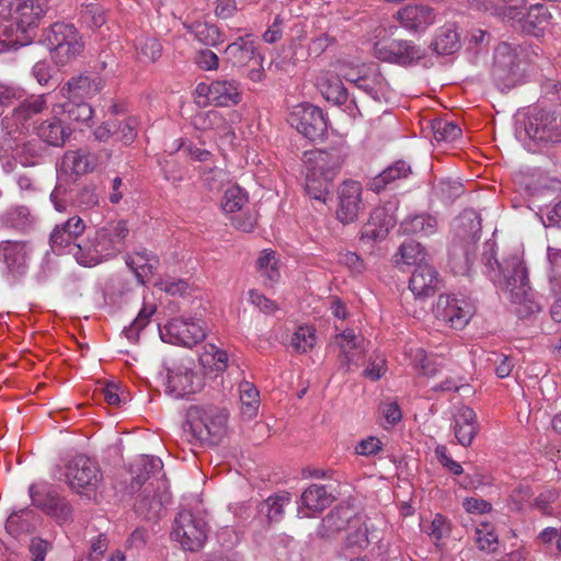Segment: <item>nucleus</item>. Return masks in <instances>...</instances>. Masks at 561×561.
I'll return each mask as SVG.
<instances>
[{
    "label": "nucleus",
    "mask_w": 561,
    "mask_h": 561,
    "mask_svg": "<svg viewBox=\"0 0 561 561\" xmlns=\"http://www.w3.org/2000/svg\"><path fill=\"white\" fill-rule=\"evenodd\" d=\"M47 110L45 94L24 99L1 121L2 129L9 136H26L32 129L38 139L51 147H62L72 134V129L58 116L53 115L37 124L35 116Z\"/></svg>",
    "instance_id": "obj_1"
},
{
    "label": "nucleus",
    "mask_w": 561,
    "mask_h": 561,
    "mask_svg": "<svg viewBox=\"0 0 561 561\" xmlns=\"http://www.w3.org/2000/svg\"><path fill=\"white\" fill-rule=\"evenodd\" d=\"M482 261L493 284L505 291L513 304L523 307V310H517L518 313H535L540 310V306L533 299L527 270L518 255H510L500 262L495 257V243L486 242Z\"/></svg>",
    "instance_id": "obj_2"
},
{
    "label": "nucleus",
    "mask_w": 561,
    "mask_h": 561,
    "mask_svg": "<svg viewBox=\"0 0 561 561\" xmlns=\"http://www.w3.org/2000/svg\"><path fill=\"white\" fill-rule=\"evenodd\" d=\"M48 10V0H0V42L7 48L30 44Z\"/></svg>",
    "instance_id": "obj_3"
},
{
    "label": "nucleus",
    "mask_w": 561,
    "mask_h": 561,
    "mask_svg": "<svg viewBox=\"0 0 561 561\" xmlns=\"http://www.w3.org/2000/svg\"><path fill=\"white\" fill-rule=\"evenodd\" d=\"M43 41L54 61L65 66L84 50L83 37L73 24L56 22L44 31Z\"/></svg>",
    "instance_id": "obj_4"
},
{
    "label": "nucleus",
    "mask_w": 561,
    "mask_h": 561,
    "mask_svg": "<svg viewBox=\"0 0 561 561\" xmlns=\"http://www.w3.org/2000/svg\"><path fill=\"white\" fill-rule=\"evenodd\" d=\"M66 479L73 492L94 500L103 476L95 461L87 456L78 455L67 465Z\"/></svg>",
    "instance_id": "obj_5"
},
{
    "label": "nucleus",
    "mask_w": 561,
    "mask_h": 561,
    "mask_svg": "<svg viewBox=\"0 0 561 561\" xmlns=\"http://www.w3.org/2000/svg\"><path fill=\"white\" fill-rule=\"evenodd\" d=\"M433 313L445 325L462 330L474 316L476 304L471 297L462 294L439 295Z\"/></svg>",
    "instance_id": "obj_6"
},
{
    "label": "nucleus",
    "mask_w": 561,
    "mask_h": 561,
    "mask_svg": "<svg viewBox=\"0 0 561 561\" xmlns=\"http://www.w3.org/2000/svg\"><path fill=\"white\" fill-rule=\"evenodd\" d=\"M492 79L501 91L510 90L523 79L522 59L516 47L501 43L494 50Z\"/></svg>",
    "instance_id": "obj_7"
},
{
    "label": "nucleus",
    "mask_w": 561,
    "mask_h": 561,
    "mask_svg": "<svg viewBox=\"0 0 561 561\" xmlns=\"http://www.w3.org/2000/svg\"><path fill=\"white\" fill-rule=\"evenodd\" d=\"M520 141L530 139L536 142L561 141V113L539 110L528 117L523 128L516 130Z\"/></svg>",
    "instance_id": "obj_8"
},
{
    "label": "nucleus",
    "mask_w": 561,
    "mask_h": 561,
    "mask_svg": "<svg viewBox=\"0 0 561 561\" xmlns=\"http://www.w3.org/2000/svg\"><path fill=\"white\" fill-rule=\"evenodd\" d=\"M207 530V523L203 516L183 508L174 519L171 537L180 542L184 550L197 551L206 541Z\"/></svg>",
    "instance_id": "obj_9"
},
{
    "label": "nucleus",
    "mask_w": 561,
    "mask_h": 561,
    "mask_svg": "<svg viewBox=\"0 0 561 561\" xmlns=\"http://www.w3.org/2000/svg\"><path fill=\"white\" fill-rule=\"evenodd\" d=\"M160 337L163 342L193 347L206 337V329L196 320L174 318L159 328Z\"/></svg>",
    "instance_id": "obj_10"
},
{
    "label": "nucleus",
    "mask_w": 561,
    "mask_h": 561,
    "mask_svg": "<svg viewBox=\"0 0 561 561\" xmlns=\"http://www.w3.org/2000/svg\"><path fill=\"white\" fill-rule=\"evenodd\" d=\"M374 56L381 61L400 66H411L425 57V49L411 41L392 39L377 42L374 45Z\"/></svg>",
    "instance_id": "obj_11"
},
{
    "label": "nucleus",
    "mask_w": 561,
    "mask_h": 561,
    "mask_svg": "<svg viewBox=\"0 0 561 561\" xmlns=\"http://www.w3.org/2000/svg\"><path fill=\"white\" fill-rule=\"evenodd\" d=\"M203 387V376L192 367L179 364L168 369L165 393L169 396L176 399L183 398L201 391Z\"/></svg>",
    "instance_id": "obj_12"
},
{
    "label": "nucleus",
    "mask_w": 561,
    "mask_h": 561,
    "mask_svg": "<svg viewBox=\"0 0 561 561\" xmlns=\"http://www.w3.org/2000/svg\"><path fill=\"white\" fill-rule=\"evenodd\" d=\"M289 123L310 140L322 138L328 128L322 110L311 104L297 106L290 114Z\"/></svg>",
    "instance_id": "obj_13"
},
{
    "label": "nucleus",
    "mask_w": 561,
    "mask_h": 561,
    "mask_svg": "<svg viewBox=\"0 0 561 561\" xmlns=\"http://www.w3.org/2000/svg\"><path fill=\"white\" fill-rule=\"evenodd\" d=\"M363 186L359 182L344 181L337 188L336 218L343 225L357 220L359 213L364 209Z\"/></svg>",
    "instance_id": "obj_14"
},
{
    "label": "nucleus",
    "mask_w": 561,
    "mask_h": 561,
    "mask_svg": "<svg viewBox=\"0 0 561 561\" xmlns=\"http://www.w3.org/2000/svg\"><path fill=\"white\" fill-rule=\"evenodd\" d=\"M128 233L129 229L124 220L107 222L94 232L96 247H99L104 260L111 259L123 251Z\"/></svg>",
    "instance_id": "obj_15"
},
{
    "label": "nucleus",
    "mask_w": 561,
    "mask_h": 561,
    "mask_svg": "<svg viewBox=\"0 0 561 561\" xmlns=\"http://www.w3.org/2000/svg\"><path fill=\"white\" fill-rule=\"evenodd\" d=\"M85 228V222L79 216H72L65 222L56 225L49 237L53 252L70 254V248L79 241Z\"/></svg>",
    "instance_id": "obj_16"
},
{
    "label": "nucleus",
    "mask_w": 561,
    "mask_h": 561,
    "mask_svg": "<svg viewBox=\"0 0 561 561\" xmlns=\"http://www.w3.org/2000/svg\"><path fill=\"white\" fill-rule=\"evenodd\" d=\"M340 346L337 359L340 365L347 371L357 368L364 358L365 341L356 335L353 330H344L335 336Z\"/></svg>",
    "instance_id": "obj_17"
},
{
    "label": "nucleus",
    "mask_w": 561,
    "mask_h": 561,
    "mask_svg": "<svg viewBox=\"0 0 561 561\" xmlns=\"http://www.w3.org/2000/svg\"><path fill=\"white\" fill-rule=\"evenodd\" d=\"M197 91L216 106L236 105L241 100L239 83L233 79H218L210 84L199 83Z\"/></svg>",
    "instance_id": "obj_18"
},
{
    "label": "nucleus",
    "mask_w": 561,
    "mask_h": 561,
    "mask_svg": "<svg viewBox=\"0 0 561 561\" xmlns=\"http://www.w3.org/2000/svg\"><path fill=\"white\" fill-rule=\"evenodd\" d=\"M308 170L313 174H319L333 181L341 165L344 162L345 154L340 148H330L329 150H313L306 153Z\"/></svg>",
    "instance_id": "obj_19"
},
{
    "label": "nucleus",
    "mask_w": 561,
    "mask_h": 561,
    "mask_svg": "<svg viewBox=\"0 0 561 561\" xmlns=\"http://www.w3.org/2000/svg\"><path fill=\"white\" fill-rule=\"evenodd\" d=\"M30 247L25 241H0V262L9 273L21 276L26 273Z\"/></svg>",
    "instance_id": "obj_20"
},
{
    "label": "nucleus",
    "mask_w": 561,
    "mask_h": 561,
    "mask_svg": "<svg viewBox=\"0 0 561 561\" xmlns=\"http://www.w3.org/2000/svg\"><path fill=\"white\" fill-rule=\"evenodd\" d=\"M103 88L98 76L80 73L71 77L60 89V94L67 100L87 101L96 95Z\"/></svg>",
    "instance_id": "obj_21"
},
{
    "label": "nucleus",
    "mask_w": 561,
    "mask_h": 561,
    "mask_svg": "<svg viewBox=\"0 0 561 561\" xmlns=\"http://www.w3.org/2000/svg\"><path fill=\"white\" fill-rule=\"evenodd\" d=\"M438 284V273L426 262L415 266L409 282V288L416 298H422L434 295Z\"/></svg>",
    "instance_id": "obj_22"
},
{
    "label": "nucleus",
    "mask_w": 561,
    "mask_h": 561,
    "mask_svg": "<svg viewBox=\"0 0 561 561\" xmlns=\"http://www.w3.org/2000/svg\"><path fill=\"white\" fill-rule=\"evenodd\" d=\"M401 25L410 31H424L434 23V10L424 3L409 4L398 11Z\"/></svg>",
    "instance_id": "obj_23"
},
{
    "label": "nucleus",
    "mask_w": 561,
    "mask_h": 561,
    "mask_svg": "<svg viewBox=\"0 0 561 561\" xmlns=\"http://www.w3.org/2000/svg\"><path fill=\"white\" fill-rule=\"evenodd\" d=\"M334 497L325 485L312 484L304 491L300 497L301 506L298 508L300 517H311L328 507Z\"/></svg>",
    "instance_id": "obj_24"
},
{
    "label": "nucleus",
    "mask_w": 561,
    "mask_h": 561,
    "mask_svg": "<svg viewBox=\"0 0 561 561\" xmlns=\"http://www.w3.org/2000/svg\"><path fill=\"white\" fill-rule=\"evenodd\" d=\"M479 432L477 414L470 407H460L454 415V433L458 443L470 446Z\"/></svg>",
    "instance_id": "obj_25"
},
{
    "label": "nucleus",
    "mask_w": 561,
    "mask_h": 561,
    "mask_svg": "<svg viewBox=\"0 0 561 561\" xmlns=\"http://www.w3.org/2000/svg\"><path fill=\"white\" fill-rule=\"evenodd\" d=\"M393 225L394 220L392 216H390L385 208H375L370 213L367 222L362 228L360 239L368 241L381 240L386 238L389 229L393 227Z\"/></svg>",
    "instance_id": "obj_26"
},
{
    "label": "nucleus",
    "mask_w": 561,
    "mask_h": 561,
    "mask_svg": "<svg viewBox=\"0 0 561 561\" xmlns=\"http://www.w3.org/2000/svg\"><path fill=\"white\" fill-rule=\"evenodd\" d=\"M224 59L232 67L242 68L253 61L255 55V45L250 35L241 36L236 42L229 44L224 51Z\"/></svg>",
    "instance_id": "obj_27"
},
{
    "label": "nucleus",
    "mask_w": 561,
    "mask_h": 561,
    "mask_svg": "<svg viewBox=\"0 0 561 561\" xmlns=\"http://www.w3.org/2000/svg\"><path fill=\"white\" fill-rule=\"evenodd\" d=\"M411 174V165L404 160H398L373 178L369 183V187L374 192L378 193L401 180L408 179Z\"/></svg>",
    "instance_id": "obj_28"
},
{
    "label": "nucleus",
    "mask_w": 561,
    "mask_h": 561,
    "mask_svg": "<svg viewBox=\"0 0 561 561\" xmlns=\"http://www.w3.org/2000/svg\"><path fill=\"white\" fill-rule=\"evenodd\" d=\"M316 85L327 101L335 105L347 102V90L344 88L340 76L331 71H321L317 77Z\"/></svg>",
    "instance_id": "obj_29"
},
{
    "label": "nucleus",
    "mask_w": 561,
    "mask_h": 561,
    "mask_svg": "<svg viewBox=\"0 0 561 561\" xmlns=\"http://www.w3.org/2000/svg\"><path fill=\"white\" fill-rule=\"evenodd\" d=\"M438 226L437 218L428 213H419L409 215L400 225V230L404 234L417 237H427L436 232Z\"/></svg>",
    "instance_id": "obj_30"
},
{
    "label": "nucleus",
    "mask_w": 561,
    "mask_h": 561,
    "mask_svg": "<svg viewBox=\"0 0 561 561\" xmlns=\"http://www.w3.org/2000/svg\"><path fill=\"white\" fill-rule=\"evenodd\" d=\"M98 158L94 153L85 150H68L61 161V168L76 174H85L95 169Z\"/></svg>",
    "instance_id": "obj_31"
},
{
    "label": "nucleus",
    "mask_w": 561,
    "mask_h": 561,
    "mask_svg": "<svg viewBox=\"0 0 561 561\" xmlns=\"http://www.w3.org/2000/svg\"><path fill=\"white\" fill-rule=\"evenodd\" d=\"M206 421L207 410L193 407L187 411L183 432L188 442L207 443Z\"/></svg>",
    "instance_id": "obj_32"
},
{
    "label": "nucleus",
    "mask_w": 561,
    "mask_h": 561,
    "mask_svg": "<svg viewBox=\"0 0 561 561\" xmlns=\"http://www.w3.org/2000/svg\"><path fill=\"white\" fill-rule=\"evenodd\" d=\"M126 264L135 273L137 279L145 284L146 279L157 270L159 259L152 252L142 250L127 255Z\"/></svg>",
    "instance_id": "obj_33"
},
{
    "label": "nucleus",
    "mask_w": 561,
    "mask_h": 561,
    "mask_svg": "<svg viewBox=\"0 0 561 561\" xmlns=\"http://www.w3.org/2000/svg\"><path fill=\"white\" fill-rule=\"evenodd\" d=\"M35 224V217L26 206H13L0 215V226L21 232L28 231Z\"/></svg>",
    "instance_id": "obj_34"
},
{
    "label": "nucleus",
    "mask_w": 561,
    "mask_h": 561,
    "mask_svg": "<svg viewBox=\"0 0 561 561\" xmlns=\"http://www.w3.org/2000/svg\"><path fill=\"white\" fill-rule=\"evenodd\" d=\"M70 254L82 266H95L104 261L102 253L96 247V238L88 237L87 239H79L75 245L70 248Z\"/></svg>",
    "instance_id": "obj_35"
},
{
    "label": "nucleus",
    "mask_w": 561,
    "mask_h": 561,
    "mask_svg": "<svg viewBox=\"0 0 561 561\" xmlns=\"http://www.w3.org/2000/svg\"><path fill=\"white\" fill-rule=\"evenodd\" d=\"M15 141L13 154L16 160L24 167L34 165L42 158L44 148L41 142L33 139H24V136H11Z\"/></svg>",
    "instance_id": "obj_36"
},
{
    "label": "nucleus",
    "mask_w": 561,
    "mask_h": 561,
    "mask_svg": "<svg viewBox=\"0 0 561 561\" xmlns=\"http://www.w3.org/2000/svg\"><path fill=\"white\" fill-rule=\"evenodd\" d=\"M551 15L543 4L531 5L520 18L522 28L531 35H540L549 24Z\"/></svg>",
    "instance_id": "obj_37"
},
{
    "label": "nucleus",
    "mask_w": 561,
    "mask_h": 561,
    "mask_svg": "<svg viewBox=\"0 0 561 561\" xmlns=\"http://www.w3.org/2000/svg\"><path fill=\"white\" fill-rule=\"evenodd\" d=\"M358 524L359 517L356 516L354 510L350 506H337L323 519V526L331 533L357 526Z\"/></svg>",
    "instance_id": "obj_38"
},
{
    "label": "nucleus",
    "mask_w": 561,
    "mask_h": 561,
    "mask_svg": "<svg viewBox=\"0 0 561 561\" xmlns=\"http://www.w3.org/2000/svg\"><path fill=\"white\" fill-rule=\"evenodd\" d=\"M185 30L205 46H217L224 42V34L218 26L207 22L195 21L183 24Z\"/></svg>",
    "instance_id": "obj_39"
},
{
    "label": "nucleus",
    "mask_w": 561,
    "mask_h": 561,
    "mask_svg": "<svg viewBox=\"0 0 561 561\" xmlns=\"http://www.w3.org/2000/svg\"><path fill=\"white\" fill-rule=\"evenodd\" d=\"M192 124L199 130H214L218 135H226L229 131V125L225 117L216 110L198 112L194 115Z\"/></svg>",
    "instance_id": "obj_40"
},
{
    "label": "nucleus",
    "mask_w": 561,
    "mask_h": 561,
    "mask_svg": "<svg viewBox=\"0 0 561 561\" xmlns=\"http://www.w3.org/2000/svg\"><path fill=\"white\" fill-rule=\"evenodd\" d=\"M28 495L31 497L32 505L47 514L54 502L59 496V493L49 483L37 482L30 485Z\"/></svg>",
    "instance_id": "obj_41"
},
{
    "label": "nucleus",
    "mask_w": 561,
    "mask_h": 561,
    "mask_svg": "<svg viewBox=\"0 0 561 561\" xmlns=\"http://www.w3.org/2000/svg\"><path fill=\"white\" fill-rule=\"evenodd\" d=\"M433 50L438 55H450L460 48L459 34L451 24L438 28L432 43Z\"/></svg>",
    "instance_id": "obj_42"
},
{
    "label": "nucleus",
    "mask_w": 561,
    "mask_h": 561,
    "mask_svg": "<svg viewBox=\"0 0 561 561\" xmlns=\"http://www.w3.org/2000/svg\"><path fill=\"white\" fill-rule=\"evenodd\" d=\"M239 397L241 402V413L244 419L252 420L256 416L260 405V394L256 387L249 381H242L239 385Z\"/></svg>",
    "instance_id": "obj_43"
},
{
    "label": "nucleus",
    "mask_w": 561,
    "mask_h": 561,
    "mask_svg": "<svg viewBox=\"0 0 561 561\" xmlns=\"http://www.w3.org/2000/svg\"><path fill=\"white\" fill-rule=\"evenodd\" d=\"M257 271L266 286H273L279 279L278 260L272 250H264L256 261Z\"/></svg>",
    "instance_id": "obj_44"
},
{
    "label": "nucleus",
    "mask_w": 561,
    "mask_h": 561,
    "mask_svg": "<svg viewBox=\"0 0 561 561\" xmlns=\"http://www.w3.org/2000/svg\"><path fill=\"white\" fill-rule=\"evenodd\" d=\"M162 469V461L158 457L141 456L131 465V474L134 481L141 485L150 474L159 472Z\"/></svg>",
    "instance_id": "obj_45"
},
{
    "label": "nucleus",
    "mask_w": 561,
    "mask_h": 561,
    "mask_svg": "<svg viewBox=\"0 0 561 561\" xmlns=\"http://www.w3.org/2000/svg\"><path fill=\"white\" fill-rule=\"evenodd\" d=\"M248 201V193L242 187L231 185L225 190L220 204L225 213L233 214L242 210Z\"/></svg>",
    "instance_id": "obj_46"
},
{
    "label": "nucleus",
    "mask_w": 561,
    "mask_h": 561,
    "mask_svg": "<svg viewBox=\"0 0 561 561\" xmlns=\"http://www.w3.org/2000/svg\"><path fill=\"white\" fill-rule=\"evenodd\" d=\"M331 184L332 180L313 174L312 171L307 169L305 188L311 198L325 203Z\"/></svg>",
    "instance_id": "obj_47"
},
{
    "label": "nucleus",
    "mask_w": 561,
    "mask_h": 561,
    "mask_svg": "<svg viewBox=\"0 0 561 561\" xmlns=\"http://www.w3.org/2000/svg\"><path fill=\"white\" fill-rule=\"evenodd\" d=\"M290 503V494L282 492L270 496L261 507L271 523L279 522L284 515V508Z\"/></svg>",
    "instance_id": "obj_48"
},
{
    "label": "nucleus",
    "mask_w": 561,
    "mask_h": 561,
    "mask_svg": "<svg viewBox=\"0 0 561 561\" xmlns=\"http://www.w3.org/2000/svg\"><path fill=\"white\" fill-rule=\"evenodd\" d=\"M476 242H470L463 248L456 244L453 245L450 250V260L454 262V268H457L458 273L469 271L476 257Z\"/></svg>",
    "instance_id": "obj_49"
},
{
    "label": "nucleus",
    "mask_w": 561,
    "mask_h": 561,
    "mask_svg": "<svg viewBox=\"0 0 561 561\" xmlns=\"http://www.w3.org/2000/svg\"><path fill=\"white\" fill-rule=\"evenodd\" d=\"M135 47L142 61L153 62L161 57L162 45L157 38L140 36L136 39Z\"/></svg>",
    "instance_id": "obj_50"
},
{
    "label": "nucleus",
    "mask_w": 561,
    "mask_h": 561,
    "mask_svg": "<svg viewBox=\"0 0 561 561\" xmlns=\"http://www.w3.org/2000/svg\"><path fill=\"white\" fill-rule=\"evenodd\" d=\"M432 130L436 141L445 142H453L462 134L461 128L455 122L442 118L432 122Z\"/></svg>",
    "instance_id": "obj_51"
},
{
    "label": "nucleus",
    "mask_w": 561,
    "mask_h": 561,
    "mask_svg": "<svg viewBox=\"0 0 561 561\" xmlns=\"http://www.w3.org/2000/svg\"><path fill=\"white\" fill-rule=\"evenodd\" d=\"M316 330L310 325H300L293 333L290 344L298 353L310 351L316 344Z\"/></svg>",
    "instance_id": "obj_52"
},
{
    "label": "nucleus",
    "mask_w": 561,
    "mask_h": 561,
    "mask_svg": "<svg viewBox=\"0 0 561 561\" xmlns=\"http://www.w3.org/2000/svg\"><path fill=\"white\" fill-rule=\"evenodd\" d=\"M62 111L69 119L78 123H87L93 115V110L87 101L67 100L62 104Z\"/></svg>",
    "instance_id": "obj_53"
},
{
    "label": "nucleus",
    "mask_w": 561,
    "mask_h": 561,
    "mask_svg": "<svg viewBox=\"0 0 561 561\" xmlns=\"http://www.w3.org/2000/svg\"><path fill=\"white\" fill-rule=\"evenodd\" d=\"M355 85L370 95L374 100H379L380 94H383L387 91L388 83L380 73H375L371 79L366 75L357 76V83Z\"/></svg>",
    "instance_id": "obj_54"
},
{
    "label": "nucleus",
    "mask_w": 561,
    "mask_h": 561,
    "mask_svg": "<svg viewBox=\"0 0 561 561\" xmlns=\"http://www.w3.org/2000/svg\"><path fill=\"white\" fill-rule=\"evenodd\" d=\"M154 312L156 307L153 305H145L130 325L124 329V334L130 342L138 340L140 331L147 327Z\"/></svg>",
    "instance_id": "obj_55"
},
{
    "label": "nucleus",
    "mask_w": 561,
    "mask_h": 561,
    "mask_svg": "<svg viewBox=\"0 0 561 561\" xmlns=\"http://www.w3.org/2000/svg\"><path fill=\"white\" fill-rule=\"evenodd\" d=\"M399 253L403 264L417 266L420 263H426L424 249L419 242H403L399 249Z\"/></svg>",
    "instance_id": "obj_56"
},
{
    "label": "nucleus",
    "mask_w": 561,
    "mask_h": 561,
    "mask_svg": "<svg viewBox=\"0 0 561 561\" xmlns=\"http://www.w3.org/2000/svg\"><path fill=\"white\" fill-rule=\"evenodd\" d=\"M73 508L68 500L60 495L54 502L47 515L53 517L59 525L72 522Z\"/></svg>",
    "instance_id": "obj_57"
},
{
    "label": "nucleus",
    "mask_w": 561,
    "mask_h": 561,
    "mask_svg": "<svg viewBox=\"0 0 561 561\" xmlns=\"http://www.w3.org/2000/svg\"><path fill=\"white\" fill-rule=\"evenodd\" d=\"M227 417L222 413H213L207 411L206 432L207 443H214L219 439L225 432Z\"/></svg>",
    "instance_id": "obj_58"
},
{
    "label": "nucleus",
    "mask_w": 561,
    "mask_h": 561,
    "mask_svg": "<svg viewBox=\"0 0 561 561\" xmlns=\"http://www.w3.org/2000/svg\"><path fill=\"white\" fill-rule=\"evenodd\" d=\"M450 523L442 514H436L432 519L428 527L424 528V531L431 537V539L437 543L444 538L450 535Z\"/></svg>",
    "instance_id": "obj_59"
},
{
    "label": "nucleus",
    "mask_w": 561,
    "mask_h": 561,
    "mask_svg": "<svg viewBox=\"0 0 561 561\" xmlns=\"http://www.w3.org/2000/svg\"><path fill=\"white\" fill-rule=\"evenodd\" d=\"M477 543L480 550L493 551L497 545V536L488 523H481L476 530Z\"/></svg>",
    "instance_id": "obj_60"
},
{
    "label": "nucleus",
    "mask_w": 561,
    "mask_h": 561,
    "mask_svg": "<svg viewBox=\"0 0 561 561\" xmlns=\"http://www.w3.org/2000/svg\"><path fill=\"white\" fill-rule=\"evenodd\" d=\"M413 366L425 376H435L438 371L437 365L427 356L423 348L415 350Z\"/></svg>",
    "instance_id": "obj_61"
},
{
    "label": "nucleus",
    "mask_w": 561,
    "mask_h": 561,
    "mask_svg": "<svg viewBox=\"0 0 561 561\" xmlns=\"http://www.w3.org/2000/svg\"><path fill=\"white\" fill-rule=\"evenodd\" d=\"M75 203L83 209H90L99 204V194L93 184L85 185L77 193Z\"/></svg>",
    "instance_id": "obj_62"
},
{
    "label": "nucleus",
    "mask_w": 561,
    "mask_h": 561,
    "mask_svg": "<svg viewBox=\"0 0 561 561\" xmlns=\"http://www.w3.org/2000/svg\"><path fill=\"white\" fill-rule=\"evenodd\" d=\"M248 295L249 301L266 314H273L278 309L275 301L268 299L256 289L249 290Z\"/></svg>",
    "instance_id": "obj_63"
},
{
    "label": "nucleus",
    "mask_w": 561,
    "mask_h": 561,
    "mask_svg": "<svg viewBox=\"0 0 561 561\" xmlns=\"http://www.w3.org/2000/svg\"><path fill=\"white\" fill-rule=\"evenodd\" d=\"M53 549V545L39 537H33L31 539L28 551L32 557V561H45L46 554Z\"/></svg>",
    "instance_id": "obj_64"
}]
</instances>
